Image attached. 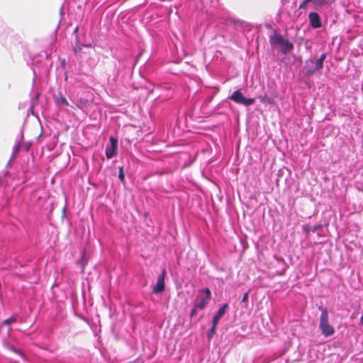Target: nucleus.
I'll list each match as a JSON object with an SVG mask.
<instances>
[{
  "label": "nucleus",
  "instance_id": "nucleus-20",
  "mask_svg": "<svg viewBox=\"0 0 363 363\" xmlns=\"http://www.w3.org/2000/svg\"><path fill=\"white\" fill-rule=\"evenodd\" d=\"M360 324L363 325V315L360 318Z\"/></svg>",
  "mask_w": 363,
  "mask_h": 363
},
{
  "label": "nucleus",
  "instance_id": "nucleus-17",
  "mask_svg": "<svg viewBox=\"0 0 363 363\" xmlns=\"http://www.w3.org/2000/svg\"><path fill=\"white\" fill-rule=\"evenodd\" d=\"M247 298H248V294L246 293V294H244V296L242 297V301H247Z\"/></svg>",
  "mask_w": 363,
  "mask_h": 363
},
{
  "label": "nucleus",
  "instance_id": "nucleus-1",
  "mask_svg": "<svg viewBox=\"0 0 363 363\" xmlns=\"http://www.w3.org/2000/svg\"><path fill=\"white\" fill-rule=\"evenodd\" d=\"M321 314L320 317L319 328L321 333L325 337L332 336L335 333V329L333 325L329 323L328 313L325 308H320Z\"/></svg>",
  "mask_w": 363,
  "mask_h": 363
},
{
  "label": "nucleus",
  "instance_id": "nucleus-18",
  "mask_svg": "<svg viewBox=\"0 0 363 363\" xmlns=\"http://www.w3.org/2000/svg\"><path fill=\"white\" fill-rule=\"evenodd\" d=\"M129 363H143V361L141 359H136L132 362H129Z\"/></svg>",
  "mask_w": 363,
  "mask_h": 363
},
{
  "label": "nucleus",
  "instance_id": "nucleus-19",
  "mask_svg": "<svg viewBox=\"0 0 363 363\" xmlns=\"http://www.w3.org/2000/svg\"><path fill=\"white\" fill-rule=\"evenodd\" d=\"M24 150L26 151H28L29 148H30V145H26L23 147Z\"/></svg>",
  "mask_w": 363,
  "mask_h": 363
},
{
  "label": "nucleus",
  "instance_id": "nucleus-7",
  "mask_svg": "<svg viewBox=\"0 0 363 363\" xmlns=\"http://www.w3.org/2000/svg\"><path fill=\"white\" fill-rule=\"evenodd\" d=\"M309 21L311 26L318 28L321 26L320 16L318 13L312 12L309 13Z\"/></svg>",
  "mask_w": 363,
  "mask_h": 363
},
{
  "label": "nucleus",
  "instance_id": "nucleus-15",
  "mask_svg": "<svg viewBox=\"0 0 363 363\" xmlns=\"http://www.w3.org/2000/svg\"><path fill=\"white\" fill-rule=\"evenodd\" d=\"M118 177H119L120 180H121L122 182L124 181V174H123V167H121L120 169H119Z\"/></svg>",
  "mask_w": 363,
  "mask_h": 363
},
{
  "label": "nucleus",
  "instance_id": "nucleus-8",
  "mask_svg": "<svg viewBox=\"0 0 363 363\" xmlns=\"http://www.w3.org/2000/svg\"><path fill=\"white\" fill-rule=\"evenodd\" d=\"M228 308V304L225 303L219 309L217 313V314L213 317V323H214V326L217 325L218 323L219 322L220 319L223 317V315L225 314L226 309Z\"/></svg>",
  "mask_w": 363,
  "mask_h": 363
},
{
  "label": "nucleus",
  "instance_id": "nucleus-9",
  "mask_svg": "<svg viewBox=\"0 0 363 363\" xmlns=\"http://www.w3.org/2000/svg\"><path fill=\"white\" fill-rule=\"evenodd\" d=\"M325 54H322L320 57L315 62V69L319 70L323 68V62L325 60Z\"/></svg>",
  "mask_w": 363,
  "mask_h": 363
},
{
  "label": "nucleus",
  "instance_id": "nucleus-10",
  "mask_svg": "<svg viewBox=\"0 0 363 363\" xmlns=\"http://www.w3.org/2000/svg\"><path fill=\"white\" fill-rule=\"evenodd\" d=\"M335 0H305L304 3H308L309 1L313 2L314 4L318 6H322L327 4H330L333 2Z\"/></svg>",
  "mask_w": 363,
  "mask_h": 363
},
{
  "label": "nucleus",
  "instance_id": "nucleus-2",
  "mask_svg": "<svg viewBox=\"0 0 363 363\" xmlns=\"http://www.w3.org/2000/svg\"><path fill=\"white\" fill-rule=\"evenodd\" d=\"M269 43L272 46H277L284 53L289 52L294 48V45L291 42L276 33L270 37Z\"/></svg>",
  "mask_w": 363,
  "mask_h": 363
},
{
  "label": "nucleus",
  "instance_id": "nucleus-5",
  "mask_svg": "<svg viewBox=\"0 0 363 363\" xmlns=\"http://www.w3.org/2000/svg\"><path fill=\"white\" fill-rule=\"evenodd\" d=\"M110 145L106 147V156L108 159H111L116 155L118 140L113 137L110 138Z\"/></svg>",
  "mask_w": 363,
  "mask_h": 363
},
{
  "label": "nucleus",
  "instance_id": "nucleus-4",
  "mask_svg": "<svg viewBox=\"0 0 363 363\" xmlns=\"http://www.w3.org/2000/svg\"><path fill=\"white\" fill-rule=\"evenodd\" d=\"M229 99L234 101L238 104H242L245 106H250L255 102V100L252 98H246L241 93L240 90H237L229 96Z\"/></svg>",
  "mask_w": 363,
  "mask_h": 363
},
{
  "label": "nucleus",
  "instance_id": "nucleus-3",
  "mask_svg": "<svg viewBox=\"0 0 363 363\" xmlns=\"http://www.w3.org/2000/svg\"><path fill=\"white\" fill-rule=\"evenodd\" d=\"M211 293L209 289L206 288L199 291L195 301V308L203 309L211 298Z\"/></svg>",
  "mask_w": 363,
  "mask_h": 363
},
{
  "label": "nucleus",
  "instance_id": "nucleus-12",
  "mask_svg": "<svg viewBox=\"0 0 363 363\" xmlns=\"http://www.w3.org/2000/svg\"><path fill=\"white\" fill-rule=\"evenodd\" d=\"M57 103L59 105H63V106H68L69 105V103L67 101V99H65V97H64L62 96H59V98L57 99Z\"/></svg>",
  "mask_w": 363,
  "mask_h": 363
},
{
  "label": "nucleus",
  "instance_id": "nucleus-16",
  "mask_svg": "<svg viewBox=\"0 0 363 363\" xmlns=\"http://www.w3.org/2000/svg\"><path fill=\"white\" fill-rule=\"evenodd\" d=\"M196 309H197V308H195V304H194V308H193V310L191 311V313H190L191 317H193V316L196 315Z\"/></svg>",
  "mask_w": 363,
  "mask_h": 363
},
{
  "label": "nucleus",
  "instance_id": "nucleus-13",
  "mask_svg": "<svg viewBox=\"0 0 363 363\" xmlns=\"http://www.w3.org/2000/svg\"><path fill=\"white\" fill-rule=\"evenodd\" d=\"M16 321V318L14 316L10 317L4 320L2 323V325H9L11 323H15Z\"/></svg>",
  "mask_w": 363,
  "mask_h": 363
},
{
  "label": "nucleus",
  "instance_id": "nucleus-14",
  "mask_svg": "<svg viewBox=\"0 0 363 363\" xmlns=\"http://www.w3.org/2000/svg\"><path fill=\"white\" fill-rule=\"evenodd\" d=\"M216 326L217 325L214 326V323H213L212 328H211V330H209L208 334V338H211L213 336L215 331H216Z\"/></svg>",
  "mask_w": 363,
  "mask_h": 363
},
{
  "label": "nucleus",
  "instance_id": "nucleus-21",
  "mask_svg": "<svg viewBox=\"0 0 363 363\" xmlns=\"http://www.w3.org/2000/svg\"><path fill=\"white\" fill-rule=\"evenodd\" d=\"M306 3L303 2V4L300 6V8H303L306 6Z\"/></svg>",
  "mask_w": 363,
  "mask_h": 363
},
{
  "label": "nucleus",
  "instance_id": "nucleus-11",
  "mask_svg": "<svg viewBox=\"0 0 363 363\" xmlns=\"http://www.w3.org/2000/svg\"><path fill=\"white\" fill-rule=\"evenodd\" d=\"M258 99L262 102L265 104H272L273 99L267 96H259Z\"/></svg>",
  "mask_w": 363,
  "mask_h": 363
},
{
  "label": "nucleus",
  "instance_id": "nucleus-6",
  "mask_svg": "<svg viewBox=\"0 0 363 363\" xmlns=\"http://www.w3.org/2000/svg\"><path fill=\"white\" fill-rule=\"evenodd\" d=\"M164 277L165 270L163 269L162 274L158 277L157 283L152 289V292L155 294H159L164 290Z\"/></svg>",
  "mask_w": 363,
  "mask_h": 363
}]
</instances>
